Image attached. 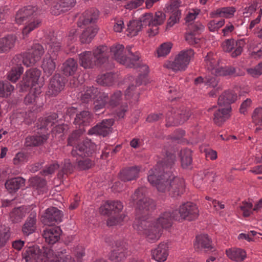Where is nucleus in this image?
I'll return each mask as SVG.
<instances>
[{"instance_id":"nucleus-1","label":"nucleus","mask_w":262,"mask_h":262,"mask_svg":"<svg viewBox=\"0 0 262 262\" xmlns=\"http://www.w3.org/2000/svg\"><path fill=\"white\" fill-rule=\"evenodd\" d=\"M176 160V156L168 150L160 162H158L154 169L149 171L148 181L152 185H155L160 192L170 191L169 195L173 196L185 194V182L183 179L175 177L172 173V167Z\"/></svg>"},{"instance_id":"nucleus-2","label":"nucleus","mask_w":262,"mask_h":262,"mask_svg":"<svg viewBox=\"0 0 262 262\" xmlns=\"http://www.w3.org/2000/svg\"><path fill=\"white\" fill-rule=\"evenodd\" d=\"M154 201L150 198H140L136 204L137 216L133 227L139 234L145 235L146 240L151 243L159 240L163 229L157 222L145 217L146 212L155 208Z\"/></svg>"},{"instance_id":"nucleus-3","label":"nucleus","mask_w":262,"mask_h":262,"mask_svg":"<svg viewBox=\"0 0 262 262\" xmlns=\"http://www.w3.org/2000/svg\"><path fill=\"white\" fill-rule=\"evenodd\" d=\"M92 99L94 100V108L96 111L104 108L106 105L112 108L118 107L116 113L119 118H123L128 110L126 103L122 102V93L120 91L115 92L108 101V94L94 86L88 88L85 93L81 95L82 103H87Z\"/></svg>"},{"instance_id":"nucleus-4","label":"nucleus","mask_w":262,"mask_h":262,"mask_svg":"<svg viewBox=\"0 0 262 262\" xmlns=\"http://www.w3.org/2000/svg\"><path fill=\"white\" fill-rule=\"evenodd\" d=\"M23 258L26 262H74L65 249L54 253L49 247L40 249L37 246L28 248L23 253Z\"/></svg>"},{"instance_id":"nucleus-5","label":"nucleus","mask_w":262,"mask_h":262,"mask_svg":"<svg viewBox=\"0 0 262 262\" xmlns=\"http://www.w3.org/2000/svg\"><path fill=\"white\" fill-rule=\"evenodd\" d=\"M99 11L95 9L86 11L79 18L78 26L84 28L80 36V40L83 43H89L97 33V28L94 25L97 19Z\"/></svg>"},{"instance_id":"nucleus-6","label":"nucleus","mask_w":262,"mask_h":262,"mask_svg":"<svg viewBox=\"0 0 262 262\" xmlns=\"http://www.w3.org/2000/svg\"><path fill=\"white\" fill-rule=\"evenodd\" d=\"M107 47L99 46L93 51H84L79 54L80 65L84 69H93L101 66L107 60Z\"/></svg>"},{"instance_id":"nucleus-7","label":"nucleus","mask_w":262,"mask_h":262,"mask_svg":"<svg viewBox=\"0 0 262 262\" xmlns=\"http://www.w3.org/2000/svg\"><path fill=\"white\" fill-rule=\"evenodd\" d=\"M37 10L35 7L28 6L19 9L16 13L15 18L16 23L18 25L26 24L22 32L24 36H27L40 25L41 21L37 16Z\"/></svg>"},{"instance_id":"nucleus-8","label":"nucleus","mask_w":262,"mask_h":262,"mask_svg":"<svg viewBox=\"0 0 262 262\" xmlns=\"http://www.w3.org/2000/svg\"><path fill=\"white\" fill-rule=\"evenodd\" d=\"M132 47H126V51L128 52L127 57L124 51V48L122 45L117 44L112 46L110 51L107 48L108 56L111 55L117 62L124 65L126 67L136 68L139 67L138 61L139 59V53L136 52L134 54L132 51Z\"/></svg>"},{"instance_id":"nucleus-9","label":"nucleus","mask_w":262,"mask_h":262,"mask_svg":"<svg viewBox=\"0 0 262 262\" xmlns=\"http://www.w3.org/2000/svg\"><path fill=\"white\" fill-rule=\"evenodd\" d=\"M123 206L119 201H107L102 204L100 208V213L104 215L110 216L107 221L109 226L120 224L123 222L125 215L118 213L122 211Z\"/></svg>"},{"instance_id":"nucleus-10","label":"nucleus","mask_w":262,"mask_h":262,"mask_svg":"<svg viewBox=\"0 0 262 262\" xmlns=\"http://www.w3.org/2000/svg\"><path fill=\"white\" fill-rule=\"evenodd\" d=\"M61 37L53 35L48 42L49 46L48 54L43 59L41 68L47 76L51 75L56 68L55 60L56 59L57 52L60 49Z\"/></svg>"},{"instance_id":"nucleus-11","label":"nucleus","mask_w":262,"mask_h":262,"mask_svg":"<svg viewBox=\"0 0 262 262\" xmlns=\"http://www.w3.org/2000/svg\"><path fill=\"white\" fill-rule=\"evenodd\" d=\"M204 64L206 69L216 76H238L235 68L232 66L222 67L216 54L209 52L205 57Z\"/></svg>"},{"instance_id":"nucleus-12","label":"nucleus","mask_w":262,"mask_h":262,"mask_svg":"<svg viewBox=\"0 0 262 262\" xmlns=\"http://www.w3.org/2000/svg\"><path fill=\"white\" fill-rule=\"evenodd\" d=\"M199 212V209L195 204L187 202L181 205L179 209L173 210V217L175 221L179 222L184 220L191 221L198 217Z\"/></svg>"},{"instance_id":"nucleus-13","label":"nucleus","mask_w":262,"mask_h":262,"mask_svg":"<svg viewBox=\"0 0 262 262\" xmlns=\"http://www.w3.org/2000/svg\"><path fill=\"white\" fill-rule=\"evenodd\" d=\"M193 55L194 52L191 49L182 51L173 60L167 62L165 67L174 71L185 70Z\"/></svg>"},{"instance_id":"nucleus-14","label":"nucleus","mask_w":262,"mask_h":262,"mask_svg":"<svg viewBox=\"0 0 262 262\" xmlns=\"http://www.w3.org/2000/svg\"><path fill=\"white\" fill-rule=\"evenodd\" d=\"M41 71L36 68L31 69L28 70L21 82L22 90H26L27 88H31L32 91L34 89L35 94L40 93V88L42 85V83H39V77Z\"/></svg>"},{"instance_id":"nucleus-15","label":"nucleus","mask_w":262,"mask_h":262,"mask_svg":"<svg viewBox=\"0 0 262 262\" xmlns=\"http://www.w3.org/2000/svg\"><path fill=\"white\" fill-rule=\"evenodd\" d=\"M190 115L189 109L183 107L181 110L176 111L172 108L166 114V125L167 126H170L183 123L188 119Z\"/></svg>"},{"instance_id":"nucleus-16","label":"nucleus","mask_w":262,"mask_h":262,"mask_svg":"<svg viewBox=\"0 0 262 262\" xmlns=\"http://www.w3.org/2000/svg\"><path fill=\"white\" fill-rule=\"evenodd\" d=\"M96 150V145L91 140L86 139L77 144L71 151L73 157H91Z\"/></svg>"},{"instance_id":"nucleus-17","label":"nucleus","mask_w":262,"mask_h":262,"mask_svg":"<svg viewBox=\"0 0 262 262\" xmlns=\"http://www.w3.org/2000/svg\"><path fill=\"white\" fill-rule=\"evenodd\" d=\"M62 212L56 207H52L46 209L45 214L41 217L43 224L48 226H53L62 221Z\"/></svg>"},{"instance_id":"nucleus-18","label":"nucleus","mask_w":262,"mask_h":262,"mask_svg":"<svg viewBox=\"0 0 262 262\" xmlns=\"http://www.w3.org/2000/svg\"><path fill=\"white\" fill-rule=\"evenodd\" d=\"M44 53L45 50L42 45L34 44L29 52L24 53V64L27 67L33 66L40 60Z\"/></svg>"},{"instance_id":"nucleus-19","label":"nucleus","mask_w":262,"mask_h":262,"mask_svg":"<svg viewBox=\"0 0 262 262\" xmlns=\"http://www.w3.org/2000/svg\"><path fill=\"white\" fill-rule=\"evenodd\" d=\"M248 41L246 38H242L235 40L233 39H227L223 42L222 47L224 52L229 53L230 51H232V49L235 46L236 49L232 53V57L235 58L240 55L243 51V48L246 45Z\"/></svg>"},{"instance_id":"nucleus-20","label":"nucleus","mask_w":262,"mask_h":262,"mask_svg":"<svg viewBox=\"0 0 262 262\" xmlns=\"http://www.w3.org/2000/svg\"><path fill=\"white\" fill-rule=\"evenodd\" d=\"M208 111L213 112V121L216 125L221 126L229 118L231 107L219 105L217 107L213 106L209 108Z\"/></svg>"},{"instance_id":"nucleus-21","label":"nucleus","mask_w":262,"mask_h":262,"mask_svg":"<svg viewBox=\"0 0 262 262\" xmlns=\"http://www.w3.org/2000/svg\"><path fill=\"white\" fill-rule=\"evenodd\" d=\"M114 119H104L101 122L92 127L88 132L89 135H99L106 136L111 132L112 126L114 124Z\"/></svg>"},{"instance_id":"nucleus-22","label":"nucleus","mask_w":262,"mask_h":262,"mask_svg":"<svg viewBox=\"0 0 262 262\" xmlns=\"http://www.w3.org/2000/svg\"><path fill=\"white\" fill-rule=\"evenodd\" d=\"M203 29V26L200 23L191 24L189 26V31L185 35L186 40L191 45L199 44L200 41V38L198 35Z\"/></svg>"},{"instance_id":"nucleus-23","label":"nucleus","mask_w":262,"mask_h":262,"mask_svg":"<svg viewBox=\"0 0 262 262\" xmlns=\"http://www.w3.org/2000/svg\"><path fill=\"white\" fill-rule=\"evenodd\" d=\"M64 86L63 77L59 74H55L50 80L48 95L52 96L57 95L63 89Z\"/></svg>"},{"instance_id":"nucleus-24","label":"nucleus","mask_w":262,"mask_h":262,"mask_svg":"<svg viewBox=\"0 0 262 262\" xmlns=\"http://www.w3.org/2000/svg\"><path fill=\"white\" fill-rule=\"evenodd\" d=\"M61 231L58 226H49L44 230L42 236L46 243L53 245L59 239Z\"/></svg>"},{"instance_id":"nucleus-25","label":"nucleus","mask_w":262,"mask_h":262,"mask_svg":"<svg viewBox=\"0 0 262 262\" xmlns=\"http://www.w3.org/2000/svg\"><path fill=\"white\" fill-rule=\"evenodd\" d=\"M76 3V0H59L51 7V13L58 15L61 12L70 10Z\"/></svg>"},{"instance_id":"nucleus-26","label":"nucleus","mask_w":262,"mask_h":262,"mask_svg":"<svg viewBox=\"0 0 262 262\" xmlns=\"http://www.w3.org/2000/svg\"><path fill=\"white\" fill-rule=\"evenodd\" d=\"M168 247L166 243H161L151 251L152 257L158 262L165 261L168 255Z\"/></svg>"},{"instance_id":"nucleus-27","label":"nucleus","mask_w":262,"mask_h":262,"mask_svg":"<svg viewBox=\"0 0 262 262\" xmlns=\"http://www.w3.org/2000/svg\"><path fill=\"white\" fill-rule=\"evenodd\" d=\"M211 243V239L207 234H202L196 237L194 247L198 251L204 250L205 251H208L213 248Z\"/></svg>"},{"instance_id":"nucleus-28","label":"nucleus","mask_w":262,"mask_h":262,"mask_svg":"<svg viewBox=\"0 0 262 262\" xmlns=\"http://www.w3.org/2000/svg\"><path fill=\"white\" fill-rule=\"evenodd\" d=\"M127 248L123 243H117L116 247L111 252L110 255V259L114 262H120L125 257L127 252Z\"/></svg>"},{"instance_id":"nucleus-29","label":"nucleus","mask_w":262,"mask_h":262,"mask_svg":"<svg viewBox=\"0 0 262 262\" xmlns=\"http://www.w3.org/2000/svg\"><path fill=\"white\" fill-rule=\"evenodd\" d=\"M36 214L32 212L22 227V232L24 235L28 236L35 232L36 229Z\"/></svg>"},{"instance_id":"nucleus-30","label":"nucleus","mask_w":262,"mask_h":262,"mask_svg":"<svg viewBox=\"0 0 262 262\" xmlns=\"http://www.w3.org/2000/svg\"><path fill=\"white\" fill-rule=\"evenodd\" d=\"M92 121V114L87 111H83L76 114L74 123L78 125L79 128H83V127L89 125Z\"/></svg>"},{"instance_id":"nucleus-31","label":"nucleus","mask_w":262,"mask_h":262,"mask_svg":"<svg viewBox=\"0 0 262 262\" xmlns=\"http://www.w3.org/2000/svg\"><path fill=\"white\" fill-rule=\"evenodd\" d=\"M139 171L140 168L137 166L125 168L120 172V178L124 182L136 180L138 177Z\"/></svg>"},{"instance_id":"nucleus-32","label":"nucleus","mask_w":262,"mask_h":262,"mask_svg":"<svg viewBox=\"0 0 262 262\" xmlns=\"http://www.w3.org/2000/svg\"><path fill=\"white\" fill-rule=\"evenodd\" d=\"M15 35H9L0 38V53H7L15 46L16 40Z\"/></svg>"},{"instance_id":"nucleus-33","label":"nucleus","mask_w":262,"mask_h":262,"mask_svg":"<svg viewBox=\"0 0 262 262\" xmlns=\"http://www.w3.org/2000/svg\"><path fill=\"white\" fill-rule=\"evenodd\" d=\"M236 99L237 95L232 90L226 91L220 96L218 104L224 107L230 106V104L233 103Z\"/></svg>"},{"instance_id":"nucleus-34","label":"nucleus","mask_w":262,"mask_h":262,"mask_svg":"<svg viewBox=\"0 0 262 262\" xmlns=\"http://www.w3.org/2000/svg\"><path fill=\"white\" fill-rule=\"evenodd\" d=\"M173 216V210L171 212H165L161 214L158 219L155 221L162 229L168 228L171 226L172 220H175Z\"/></svg>"},{"instance_id":"nucleus-35","label":"nucleus","mask_w":262,"mask_h":262,"mask_svg":"<svg viewBox=\"0 0 262 262\" xmlns=\"http://www.w3.org/2000/svg\"><path fill=\"white\" fill-rule=\"evenodd\" d=\"M236 9L233 7H223L216 9L210 14L212 18L217 17L230 18L234 16Z\"/></svg>"},{"instance_id":"nucleus-36","label":"nucleus","mask_w":262,"mask_h":262,"mask_svg":"<svg viewBox=\"0 0 262 262\" xmlns=\"http://www.w3.org/2000/svg\"><path fill=\"white\" fill-rule=\"evenodd\" d=\"M25 183V180L21 177H17L9 179L5 183V187L7 190L13 193L17 191Z\"/></svg>"},{"instance_id":"nucleus-37","label":"nucleus","mask_w":262,"mask_h":262,"mask_svg":"<svg viewBox=\"0 0 262 262\" xmlns=\"http://www.w3.org/2000/svg\"><path fill=\"white\" fill-rule=\"evenodd\" d=\"M58 115L53 113L47 117L39 119L37 123V127L40 129H48L57 121Z\"/></svg>"},{"instance_id":"nucleus-38","label":"nucleus","mask_w":262,"mask_h":262,"mask_svg":"<svg viewBox=\"0 0 262 262\" xmlns=\"http://www.w3.org/2000/svg\"><path fill=\"white\" fill-rule=\"evenodd\" d=\"M227 256L235 261H242L246 257V252L240 248H231L226 250Z\"/></svg>"},{"instance_id":"nucleus-39","label":"nucleus","mask_w":262,"mask_h":262,"mask_svg":"<svg viewBox=\"0 0 262 262\" xmlns=\"http://www.w3.org/2000/svg\"><path fill=\"white\" fill-rule=\"evenodd\" d=\"M78 64L74 59L69 58L67 59L62 64V71L66 76L73 75L77 69Z\"/></svg>"},{"instance_id":"nucleus-40","label":"nucleus","mask_w":262,"mask_h":262,"mask_svg":"<svg viewBox=\"0 0 262 262\" xmlns=\"http://www.w3.org/2000/svg\"><path fill=\"white\" fill-rule=\"evenodd\" d=\"M48 138V135L28 137L26 139L25 145L26 146H39L44 143Z\"/></svg>"},{"instance_id":"nucleus-41","label":"nucleus","mask_w":262,"mask_h":262,"mask_svg":"<svg viewBox=\"0 0 262 262\" xmlns=\"http://www.w3.org/2000/svg\"><path fill=\"white\" fill-rule=\"evenodd\" d=\"M142 28L141 23L139 20H131L127 25L126 35L130 37L136 36Z\"/></svg>"},{"instance_id":"nucleus-42","label":"nucleus","mask_w":262,"mask_h":262,"mask_svg":"<svg viewBox=\"0 0 262 262\" xmlns=\"http://www.w3.org/2000/svg\"><path fill=\"white\" fill-rule=\"evenodd\" d=\"M26 213V208L24 206L15 208L10 213V219L13 223L19 222L25 216Z\"/></svg>"},{"instance_id":"nucleus-43","label":"nucleus","mask_w":262,"mask_h":262,"mask_svg":"<svg viewBox=\"0 0 262 262\" xmlns=\"http://www.w3.org/2000/svg\"><path fill=\"white\" fill-rule=\"evenodd\" d=\"M73 170V167L70 160L66 159L61 169L58 173L57 177L60 180L63 181Z\"/></svg>"},{"instance_id":"nucleus-44","label":"nucleus","mask_w":262,"mask_h":262,"mask_svg":"<svg viewBox=\"0 0 262 262\" xmlns=\"http://www.w3.org/2000/svg\"><path fill=\"white\" fill-rule=\"evenodd\" d=\"M249 50L251 51V56L254 58L262 57V42L251 41L249 43Z\"/></svg>"},{"instance_id":"nucleus-45","label":"nucleus","mask_w":262,"mask_h":262,"mask_svg":"<svg viewBox=\"0 0 262 262\" xmlns=\"http://www.w3.org/2000/svg\"><path fill=\"white\" fill-rule=\"evenodd\" d=\"M182 166L186 168L190 165L192 162L191 151L189 149H182L180 153Z\"/></svg>"},{"instance_id":"nucleus-46","label":"nucleus","mask_w":262,"mask_h":262,"mask_svg":"<svg viewBox=\"0 0 262 262\" xmlns=\"http://www.w3.org/2000/svg\"><path fill=\"white\" fill-rule=\"evenodd\" d=\"M14 87L8 81H0V97H8L14 91Z\"/></svg>"},{"instance_id":"nucleus-47","label":"nucleus","mask_w":262,"mask_h":262,"mask_svg":"<svg viewBox=\"0 0 262 262\" xmlns=\"http://www.w3.org/2000/svg\"><path fill=\"white\" fill-rule=\"evenodd\" d=\"M113 75L111 73H107L99 75L97 79V82L104 86L111 85L114 81Z\"/></svg>"},{"instance_id":"nucleus-48","label":"nucleus","mask_w":262,"mask_h":262,"mask_svg":"<svg viewBox=\"0 0 262 262\" xmlns=\"http://www.w3.org/2000/svg\"><path fill=\"white\" fill-rule=\"evenodd\" d=\"M22 67L13 68L8 74V79L12 82H16L23 73Z\"/></svg>"},{"instance_id":"nucleus-49","label":"nucleus","mask_w":262,"mask_h":262,"mask_svg":"<svg viewBox=\"0 0 262 262\" xmlns=\"http://www.w3.org/2000/svg\"><path fill=\"white\" fill-rule=\"evenodd\" d=\"M87 158H81V159H77V166L80 170H86L92 167L94 165V162L91 159L86 157Z\"/></svg>"},{"instance_id":"nucleus-50","label":"nucleus","mask_w":262,"mask_h":262,"mask_svg":"<svg viewBox=\"0 0 262 262\" xmlns=\"http://www.w3.org/2000/svg\"><path fill=\"white\" fill-rule=\"evenodd\" d=\"M84 132L83 128L74 130L69 136L68 138V145L74 146L77 144V142L83 133Z\"/></svg>"},{"instance_id":"nucleus-51","label":"nucleus","mask_w":262,"mask_h":262,"mask_svg":"<svg viewBox=\"0 0 262 262\" xmlns=\"http://www.w3.org/2000/svg\"><path fill=\"white\" fill-rule=\"evenodd\" d=\"M165 14L161 11H158L154 15L152 14L151 28L157 27L163 23L165 19Z\"/></svg>"},{"instance_id":"nucleus-52","label":"nucleus","mask_w":262,"mask_h":262,"mask_svg":"<svg viewBox=\"0 0 262 262\" xmlns=\"http://www.w3.org/2000/svg\"><path fill=\"white\" fill-rule=\"evenodd\" d=\"M165 14L161 11H158L154 15L152 14L151 28L157 27L163 23L165 19Z\"/></svg>"},{"instance_id":"nucleus-53","label":"nucleus","mask_w":262,"mask_h":262,"mask_svg":"<svg viewBox=\"0 0 262 262\" xmlns=\"http://www.w3.org/2000/svg\"><path fill=\"white\" fill-rule=\"evenodd\" d=\"M172 48V44L170 42H164L162 43L157 49L158 57H164L168 54Z\"/></svg>"},{"instance_id":"nucleus-54","label":"nucleus","mask_w":262,"mask_h":262,"mask_svg":"<svg viewBox=\"0 0 262 262\" xmlns=\"http://www.w3.org/2000/svg\"><path fill=\"white\" fill-rule=\"evenodd\" d=\"M31 185L37 189H43L46 185L45 179L38 177H34L30 179Z\"/></svg>"},{"instance_id":"nucleus-55","label":"nucleus","mask_w":262,"mask_h":262,"mask_svg":"<svg viewBox=\"0 0 262 262\" xmlns=\"http://www.w3.org/2000/svg\"><path fill=\"white\" fill-rule=\"evenodd\" d=\"M140 71L143 72V74H140L136 79V83L138 85L142 83H146L147 74L148 71V67L146 65H143L140 68Z\"/></svg>"},{"instance_id":"nucleus-56","label":"nucleus","mask_w":262,"mask_h":262,"mask_svg":"<svg viewBox=\"0 0 262 262\" xmlns=\"http://www.w3.org/2000/svg\"><path fill=\"white\" fill-rule=\"evenodd\" d=\"M252 121L256 125L262 126V107L255 109L252 114Z\"/></svg>"},{"instance_id":"nucleus-57","label":"nucleus","mask_w":262,"mask_h":262,"mask_svg":"<svg viewBox=\"0 0 262 262\" xmlns=\"http://www.w3.org/2000/svg\"><path fill=\"white\" fill-rule=\"evenodd\" d=\"M225 24V20L222 19L220 21L215 20H210L208 24V28L210 31L214 32L222 27Z\"/></svg>"},{"instance_id":"nucleus-58","label":"nucleus","mask_w":262,"mask_h":262,"mask_svg":"<svg viewBox=\"0 0 262 262\" xmlns=\"http://www.w3.org/2000/svg\"><path fill=\"white\" fill-rule=\"evenodd\" d=\"M181 12L179 10L174 11L169 19L168 20L167 28L172 27L175 24L177 23L180 19Z\"/></svg>"},{"instance_id":"nucleus-59","label":"nucleus","mask_w":262,"mask_h":262,"mask_svg":"<svg viewBox=\"0 0 262 262\" xmlns=\"http://www.w3.org/2000/svg\"><path fill=\"white\" fill-rule=\"evenodd\" d=\"M261 234L259 233H258L255 231H250L248 232V234L245 233H241L238 235L239 239H245L247 240L248 241H254V239L252 238V237H255V238H259V235Z\"/></svg>"},{"instance_id":"nucleus-60","label":"nucleus","mask_w":262,"mask_h":262,"mask_svg":"<svg viewBox=\"0 0 262 262\" xmlns=\"http://www.w3.org/2000/svg\"><path fill=\"white\" fill-rule=\"evenodd\" d=\"M247 73L252 77H258L262 74V62L258 64L253 68L247 70Z\"/></svg>"},{"instance_id":"nucleus-61","label":"nucleus","mask_w":262,"mask_h":262,"mask_svg":"<svg viewBox=\"0 0 262 262\" xmlns=\"http://www.w3.org/2000/svg\"><path fill=\"white\" fill-rule=\"evenodd\" d=\"M59 167V164L56 162H53L49 164L42 170L41 172L42 175L45 176L52 174L53 173L55 170L57 169Z\"/></svg>"},{"instance_id":"nucleus-62","label":"nucleus","mask_w":262,"mask_h":262,"mask_svg":"<svg viewBox=\"0 0 262 262\" xmlns=\"http://www.w3.org/2000/svg\"><path fill=\"white\" fill-rule=\"evenodd\" d=\"M152 19V14L151 13H146L143 15L139 20L141 23V27L143 28L146 26L151 27Z\"/></svg>"},{"instance_id":"nucleus-63","label":"nucleus","mask_w":262,"mask_h":262,"mask_svg":"<svg viewBox=\"0 0 262 262\" xmlns=\"http://www.w3.org/2000/svg\"><path fill=\"white\" fill-rule=\"evenodd\" d=\"M200 12V9L198 8L190 9L185 18L186 22H190L194 20Z\"/></svg>"},{"instance_id":"nucleus-64","label":"nucleus","mask_w":262,"mask_h":262,"mask_svg":"<svg viewBox=\"0 0 262 262\" xmlns=\"http://www.w3.org/2000/svg\"><path fill=\"white\" fill-rule=\"evenodd\" d=\"M136 87L134 85H130L126 90L125 93V98L128 99L132 98L134 100H136L138 98V94L135 93Z\"/></svg>"}]
</instances>
